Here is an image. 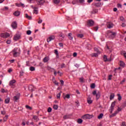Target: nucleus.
Masks as SVG:
<instances>
[{
  "label": "nucleus",
  "mask_w": 126,
  "mask_h": 126,
  "mask_svg": "<svg viewBox=\"0 0 126 126\" xmlns=\"http://www.w3.org/2000/svg\"><path fill=\"white\" fill-rule=\"evenodd\" d=\"M93 94L94 96H96V100H98V99H99V98L101 97V94L100 92H98L97 93V91L96 90L94 91V92H93Z\"/></svg>",
  "instance_id": "nucleus-1"
},
{
  "label": "nucleus",
  "mask_w": 126,
  "mask_h": 126,
  "mask_svg": "<svg viewBox=\"0 0 126 126\" xmlns=\"http://www.w3.org/2000/svg\"><path fill=\"white\" fill-rule=\"evenodd\" d=\"M116 101H114L111 103V105L110 106V108L109 109L110 114H112L113 111H114V109L115 108V106H116Z\"/></svg>",
  "instance_id": "nucleus-2"
},
{
  "label": "nucleus",
  "mask_w": 126,
  "mask_h": 126,
  "mask_svg": "<svg viewBox=\"0 0 126 126\" xmlns=\"http://www.w3.org/2000/svg\"><path fill=\"white\" fill-rule=\"evenodd\" d=\"M10 36V34L7 32L5 33H2L1 34V37L2 38H8V37H9Z\"/></svg>",
  "instance_id": "nucleus-3"
},
{
  "label": "nucleus",
  "mask_w": 126,
  "mask_h": 126,
  "mask_svg": "<svg viewBox=\"0 0 126 126\" xmlns=\"http://www.w3.org/2000/svg\"><path fill=\"white\" fill-rule=\"evenodd\" d=\"M92 118H93V115L86 114L83 116V119H92Z\"/></svg>",
  "instance_id": "nucleus-4"
},
{
  "label": "nucleus",
  "mask_w": 126,
  "mask_h": 126,
  "mask_svg": "<svg viewBox=\"0 0 126 126\" xmlns=\"http://www.w3.org/2000/svg\"><path fill=\"white\" fill-rule=\"evenodd\" d=\"M87 26L88 27H92L93 26V25H94V21L93 20H90L88 21V24H87Z\"/></svg>",
  "instance_id": "nucleus-5"
},
{
  "label": "nucleus",
  "mask_w": 126,
  "mask_h": 126,
  "mask_svg": "<svg viewBox=\"0 0 126 126\" xmlns=\"http://www.w3.org/2000/svg\"><path fill=\"white\" fill-rule=\"evenodd\" d=\"M11 26L13 29H16L17 28V23H16V21L13 22Z\"/></svg>",
  "instance_id": "nucleus-6"
},
{
  "label": "nucleus",
  "mask_w": 126,
  "mask_h": 126,
  "mask_svg": "<svg viewBox=\"0 0 126 126\" xmlns=\"http://www.w3.org/2000/svg\"><path fill=\"white\" fill-rule=\"evenodd\" d=\"M108 34L109 35V37H111V38H113L116 36V32H113L111 31H109L108 32Z\"/></svg>",
  "instance_id": "nucleus-7"
},
{
  "label": "nucleus",
  "mask_w": 126,
  "mask_h": 126,
  "mask_svg": "<svg viewBox=\"0 0 126 126\" xmlns=\"http://www.w3.org/2000/svg\"><path fill=\"white\" fill-rule=\"evenodd\" d=\"M55 37L54 35H51L47 39V43H49V42H51L52 40H55Z\"/></svg>",
  "instance_id": "nucleus-8"
},
{
  "label": "nucleus",
  "mask_w": 126,
  "mask_h": 126,
  "mask_svg": "<svg viewBox=\"0 0 126 126\" xmlns=\"http://www.w3.org/2000/svg\"><path fill=\"white\" fill-rule=\"evenodd\" d=\"M19 98H20V94H18L16 96L13 97L15 102H17L18 100H19Z\"/></svg>",
  "instance_id": "nucleus-9"
},
{
  "label": "nucleus",
  "mask_w": 126,
  "mask_h": 126,
  "mask_svg": "<svg viewBox=\"0 0 126 126\" xmlns=\"http://www.w3.org/2000/svg\"><path fill=\"white\" fill-rule=\"evenodd\" d=\"M19 39H20V35L19 34H16L13 38V39L15 41H17L18 40H19Z\"/></svg>",
  "instance_id": "nucleus-10"
},
{
  "label": "nucleus",
  "mask_w": 126,
  "mask_h": 126,
  "mask_svg": "<svg viewBox=\"0 0 126 126\" xmlns=\"http://www.w3.org/2000/svg\"><path fill=\"white\" fill-rule=\"evenodd\" d=\"M63 99H69L70 98V94H67L66 95H64V94H63Z\"/></svg>",
  "instance_id": "nucleus-11"
},
{
  "label": "nucleus",
  "mask_w": 126,
  "mask_h": 126,
  "mask_svg": "<svg viewBox=\"0 0 126 126\" xmlns=\"http://www.w3.org/2000/svg\"><path fill=\"white\" fill-rule=\"evenodd\" d=\"M117 114H119V111H115L113 114H112V115H110L109 117L110 118H113L114 117H116V116L117 115Z\"/></svg>",
  "instance_id": "nucleus-12"
},
{
  "label": "nucleus",
  "mask_w": 126,
  "mask_h": 126,
  "mask_svg": "<svg viewBox=\"0 0 126 126\" xmlns=\"http://www.w3.org/2000/svg\"><path fill=\"white\" fill-rule=\"evenodd\" d=\"M16 82V81L15 80H13L10 81L9 85L10 86H13V84Z\"/></svg>",
  "instance_id": "nucleus-13"
},
{
  "label": "nucleus",
  "mask_w": 126,
  "mask_h": 126,
  "mask_svg": "<svg viewBox=\"0 0 126 126\" xmlns=\"http://www.w3.org/2000/svg\"><path fill=\"white\" fill-rule=\"evenodd\" d=\"M98 12V9H93V10L91 12V14H95V13H97Z\"/></svg>",
  "instance_id": "nucleus-14"
},
{
  "label": "nucleus",
  "mask_w": 126,
  "mask_h": 126,
  "mask_svg": "<svg viewBox=\"0 0 126 126\" xmlns=\"http://www.w3.org/2000/svg\"><path fill=\"white\" fill-rule=\"evenodd\" d=\"M13 14L15 16H19L20 15V12L19 11H16Z\"/></svg>",
  "instance_id": "nucleus-15"
},
{
  "label": "nucleus",
  "mask_w": 126,
  "mask_h": 126,
  "mask_svg": "<svg viewBox=\"0 0 126 126\" xmlns=\"http://www.w3.org/2000/svg\"><path fill=\"white\" fill-rule=\"evenodd\" d=\"M93 101L91 100V97H88L87 98V102L88 104H92Z\"/></svg>",
  "instance_id": "nucleus-16"
},
{
  "label": "nucleus",
  "mask_w": 126,
  "mask_h": 126,
  "mask_svg": "<svg viewBox=\"0 0 126 126\" xmlns=\"http://www.w3.org/2000/svg\"><path fill=\"white\" fill-rule=\"evenodd\" d=\"M101 4H102L100 2L94 3V6H96V7H100V6H101Z\"/></svg>",
  "instance_id": "nucleus-17"
},
{
  "label": "nucleus",
  "mask_w": 126,
  "mask_h": 126,
  "mask_svg": "<svg viewBox=\"0 0 126 126\" xmlns=\"http://www.w3.org/2000/svg\"><path fill=\"white\" fill-rule=\"evenodd\" d=\"M33 88H34V86L32 85H30L29 87V90H30V91H31V92H33V91H34V90H33Z\"/></svg>",
  "instance_id": "nucleus-18"
},
{
  "label": "nucleus",
  "mask_w": 126,
  "mask_h": 126,
  "mask_svg": "<svg viewBox=\"0 0 126 126\" xmlns=\"http://www.w3.org/2000/svg\"><path fill=\"white\" fill-rule=\"evenodd\" d=\"M10 102V98L8 97L5 99V104H8Z\"/></svg>",
  "instance_id": "nucleus-19"
},
{
  "label": "nucleus",
  "mask_w": 126,
  "mask_h": 126,
  "mask_svg": "<svg viewBox=\"0 0 126 126\" xmlns=\"http://www.w3.org/2000/svg\"><path fill=\"white\" fill-rule=\"evenodd\" d=\"M71 35H72V33H69L68 34V37L69 40H72V39H73V37L71 36Z\"/></svg>",
  "instance_id": "nucleus-20"
},
{
  "label": "nucleus",
  "mask_w": 126,
  "mask_h": 126,
  "mask_svg": "<svg viewBox=\"0 0 126 126\" xmlns=\"http://www.w3.org/2000/svg\"><path fill=\"white\" fill-rule=\"evenodd\" d=\"M126 101L123 102V103L121 105V108H122V109H124V108H126Z\"/></svg>",
  "instance_id": "nucleus-21"
},
{
  "label": "nucleus",
  "mask_w": 126,
  "mask_h": 126,
  "mask_svg": "<svg viewBox=\"0 0 126 126\" xmlns=\"http://www.w3.org/2000/svg\"><path fill=\"white\" fill-rule=\"evenodd\" d=\"M32 119L36 122H38V121H39V118L37 116H33Z\"/></svg>",
  "instance_id": "nucleus-22"
},
{
  "label": "nucleus",
  "mask_w": 126,
  "mask_h": 126,
  "mask_svg": "<svg viewBox=\"0 0 126 126\" xmlns=\"http://www.w3.org/2000/svg\"><path fill=\"white\" fill-rule=\"evenodd\" d=\"M25 15H26V18L29 19V20H31V19H32V17L29 16L28 14H26Z\"/></svg>",
  "instance_id": "nucleus-23"
},
{
  "label": "nucleus",
  "mask_w": 126,
  "mask_h": 126,
  "mask_svg": "<svg viewBox=\"0 0 126 126\" xmlns=\"http://www.w3.org/2000/svg\"><path fill=\"white\" fill-rule=\"evenodd\" d=\"M60 1H61L60 0H53V2L55 4H59Z\"/></svg>",
  "instance_id": "nucleus-24"
},
{
  "label": "nucleus",
  "mask_w": 126,
  "mask_h": 126,
  "mask_svg": "<svg viewBox=\"0 0 126 126\" xmlns=\"http://www.w3.org/2000/svg\"><path fill=\"white\" fill-rule=\"evenodd\" d=\"M103 116H104V114H103V113L100 114L97 117V119H98V120H101V119L103 118Z\"/></svg>",
  "instance_id": "nucleus-25"
},
{
  "label": "nucleus",
  "mask_w": 126,
  "mask_h": 126,
  "mask_svg": "<svg viewBox=\"0 0 126 126\" xmlns=\"http://www.w3.org/2000/svg\"><path fill=\"white\" fill-rule=\"evenodd\" d=\"M125 65H126V64L124 63V62L120 61V66H122V67H125Z\"/></svg>",
  "instance_id": "nucleus-26"
},
{
  "label": "nucleus",
  "mask_w": 126,
  "mask_h": 126,
  "mask_svg": "<svg viewBox=\"0 0 126 126\" xmlns=\"http://www.w3.org/2000/svg\"><path fill=\"white\" fill-rule=\"evenodd\" d=\"M77 122L78 124H82V123H83V120L80 118H79L78 119V120Z\"/></svg>",
  "instance_id": "nucleus-27"
},
{
  "label": "nucleus",
  "mask_w": 126,
  "mask_h": 126,
  "mask_svg": "<svg viewBox=\"0 0 126 126\" xmlns=\"http://www.w3.org/2000/svg\"><path fill=\"white\" fill-rule=\"evenodd\" d=\"M114 98H115V94L112 93L110 95V100H112V99H114Z\"/></svg>",
  "instance_id": "nucleus-28"
},
{
  "label": "nucleus",
  "mask_w": 126,
  "mask_h": 126,
  "mask_svg": "<svg viewBox=\"0 0 126 126\" xmlns=\"http://www.w3.org/2000/svg\"><path fill=\"white\" fill-rule=\"evenodd\" d=\"M77 36L78 37V38H83V37H84V35H83V34H77Z\"/></svg>",
  "instance_id": "nucleus-29"
},
{
  "label": "nucleus",
  "mask_w": 126,
  "mask_h": 126,
  "mask_svg": "<svg viewBox=\"0 0 126 126\" xmlns=\"http://www.w3.org/2000/svg\"><path fill=\"white\" fill-rule=\"evenodd\" d=\"M117 96L118 97V101H121V100H122V96L121 95V94H118Z\"/></svg>",
  "instance_id": "nucleus-30"
},
{
  "label": "nucleus",
  "mask_w": 126,
  "mask_h": 126,
  "mask_svg": "<svg viewBox=\"0 0 126 126\" xmlns=\"http://www.w3.org/2000/svg\"><path fill=\"white\" fill-rule=\"evenodd\" d=\"M58 108H59V106H58V105H57V104H54V105H53V109H54V110H58Z\"/></svg>",
  "instance_id": "nucleus-31"
},
{
  "label": "nucleus",
  "mask_w": 126,
  "mask_h": 126,
  "mask_svg": "<svg viewBox=\"0 0 126 126\" xmlns=\"http://www.w3.org/2000/svg\"><path fill=\"white\" fill-rule=\"evenodd\" d=\"M49 61V59H48V57H46L43 59V62L44 63H47V62Z\"/></svg>",
  "instance_id": "nucleus-32"
},
{
  "label": "nucleus",
  "mask_w": 126,
  "mask_h": 126,
  "mask_svg": "<svg viewBox=\"0 0 126 126\" xmlns=\"http://www.w3.org/2000/svg\"><path fill=\"white\" fill-rule=\"evenodd\" d=\"M107 27L108 28H113V24H111V23H109L108 25H107Z\"/></svg>",
  "instance_id": "nucleus-33"
},
{
  "label": "nucleus",
  "mask_w": 126,
  "mask_h": 126,
  "mask_svg": "<svg viewBox=\"0 0 126 126\" xmlns=\"http://www.w3.org/2000/svg\"><path fill=\"white\" fill-rule=\"evenodd\" d=\"M7 119H8V115H6L5 117L3 118V122H6Z\"/></svg>",
  "instance_id": "nucleus-34"
},
{
  "label": "nucleus",
  "mask_w": 126,
  "mask_h": 126,
  "mask_svg": "<svg viewBox=\"0 0 126 126\" xmlns=\"http://www.w3.org/2000/svg\"><path fill=\"white\" fill-rule=\"evenodd\" d=\"M30 70H31V71H34V70H35V67L31 66L30 68Z\"/></svg>",
  "instance_id": "nucleus-35"
},
{
  "label": "nucleus",
  "mask_w": 126,
  "mask_h": 126,
  "mask_svg": "<svg viewBox=\"0 0 126 126\" xmlns=\"http://www.w3.org/2000/svg\"><path fill=\"white\" fill-rule=\"evenodd\" d=\"M91 56L92 57H98V53H93L92 55H91Z\"/></svg>",
  "instance_id": "nucleus-36"
},
{
  "label": "nucleus",
  "mask_w": 126,
  "mask_h": 126,
  "mask_svg": "<svg viewBox=\"0 0 126 126\" xmlns=\"http://www.w3.org/2000/svg\"><path fill=\"white\" fill-rule=\"evenodd\" d=\"M94 50L95 52H97L98 54H100V51H99V49H98V48L94 47Z\"/></svg>",
  "instance_id": "nucleus-37"
},
{
  "label": "nucleus",
  "mask_w": 126,
  "mask_h": 126,
  "mask_svg": "<svg viewBox=\"0 0 126 126\" xmlns=\"http://www.w3.org/2000/svg\"><path fill=\"white\" fill-rule=\"evenodd\" d=\"M79 79H80V82H81V83H83L85 82H84V78L83 77H81Z\"/></svg>",
  "instance_id": "nucleus-38"
},
{
  "label": "nucleus",
  "mask_w": 126,
  "mask_h": 126,
  "mask_svg": "<svg viewBox=\"0 0 126 126\" xmlns=\"http://www.w3.org/2000/svg\"><path fill=\"white\" fill-rule=\"evenodd\" d=\"M61 93H62V92H60V93L57 94V99H60V98H61Z\"/></svg>",
  "instance_id": "nucleus-39"
},
{
  "label": "nucleus",
  "mask_w": 126,
  "mask_h": 126,
  "mask_svg": "<svg viewBox=\"0 0 126 126\" xmlns=\"http://www.w3.org/2000/svg\"><path fill=\"white\" fill-rule=\"evenodd\" d=\"M91 88H92V89H94V88H95V84L93 83L91 85Z\"/></svg>",
  "instance_id": "nucleus-40"
},
{
  "label": "nucleus",
  "mask_w": 126,
  "mask_h": 126,
  "mask_svg": "<svg viewBox=\"0 0 126 126\" xmlns=\"http://www.w3.org/2000/svg\"><path fill=\"white\" fill-rule=\"evenodd\" d=\"M103 60L104 61V62H107V60H108V58L107 57V56L104 55L103 57Z\"/></svg>",
  "instance_id": "nucleus-41"
},
{
  "label": "nucleus",
  "mask_w": 126,
  "mask_h": 126,
  "mask_svg": "<svg viewBox=\"0 0 126 126\" xmlns=\"http://www.w3.org/2000/svg\"><path fill=\"white\" fill-rule=\"evenodd\" d=\"M31 33H32V32L30 30H28L27 31V35H31Z\"/></svg>",
  "instance_id": "nucleus-42"
},
{
  "label": "nucleus",
  "mask_w": 126,
  "mask_h": 126,
  "mask_svg": "<svg viewBox=\"0 0 126 126\" xmlns=\"http://www.w3.org/2000/svg\"><path fill=\"white\" fill-rule=\"evenodd\" d=\"M120 20H121V21H124V22L126 21V20H125V18H124V17H123V16H121V17H120Z\"/></svg>",
  "instance_id": "nucleus-43"
},
{
  "label": "nucleus",
  "mask_w": 126,
  "mask_h": 126,
  "mask_svg": "<svg viewBox=\"0 0 126 126\" xmlns=\"http://www.w3.org/2000/svg\"><path fill=\"white\" fill-rule=\"evenodd\" d=\"M52 108L49 107V108H48V109H47V112H48V113H51V112H52Z\"/></svg>",
  "instance_id": "nucleus-44"
},
{
  "label": "nucleus",
  "mask_w": 126,
  "mask_h": 126,
  "mask_svg": "<svg viewBox=\"0 0 126 126\" xmlns=\"http://www.w3.org/2000/svg\"><path fill=\"white\" fill-rule=\"evenodd\" d=\"M26 108L29 110H32V107L29 106V105H26Z\"/></svg>",
  "instance_id": "nucleus-45"
},
{
  "label": "nucleus",
  "mask_w": 126,
  "mask_h": 126,
  "mask_svg": "<svg viewBox=\"0 0 126 126\" xmlns=\"http://www.w3.org/2000/svg\"><path fill=\"white\" fill-rule=\"evenodd\" d=\"M17 50H18V48H15L13 50V53H17Z\"/></svg>",
  "instance_id": "nucleus-46"
},
{
  "label": "nucleus",
  "mask_w": 126,
  "mask_h": 126,
  "mask_svg": "<svg viewBox=\"0 0 126 126\" xmlns=\"http://www.w3.org/2000/svg\"><path fill=\"white\" fill-rule=\"evenodd\" d=\"M17 54H18V52H14L13 53V57H14V58H16V57H17Z\"/></svg>",
  "instance_id": "nucleus-47"
},
{
  "label": "nucleus",
  "mask_w": 126,
  "mask_h": 126,
  "mask_svg": "<svg viewBox=\"0 0 126 126\" xmlns=\"http://www.w3.org/2000/svg\"><path fill=\"white\" fill-rule=\"evenodd\" d=\"M124 82H126V78L123 79V80L120 82V84H124Z\"/></svg>",
  "instance_id": "nucleus-48"
},
{
  "label": "nucleus",
  "mask_w": 126,
  "mask_h": 126,
  "mask_svg": "<svg viewBox=\"0 0 126 126\" xmlns=\"http://www.w3.org/2000/svg\"><path fill=\"white\" fill-rule=\"evenodd\" d=\"M63 119H64V120H66V119H68V116L67 115H64L63 117Z\"/></svg>",
  "instance_id": "nucleus-49"
},
{
  "label": "nucleus",
  "mask_w": 126,
  "mask_h": 126,
  "mask_svg": "<svg viewBox=\"0 0 126 126\" xmlns=\"http://www.w3.org/2000/svg\"><path fill=\"white\" fill-rule=\"evenodd\" d=\"M112 76H113L112 75H109L108 76V80H112Z\"/></svg>",
  "instance_id": "nucleus-50"
},
{
  "label": "nucleus",
  "mask_w": 126,
  "mask_h": 126,
  "mask_svg": "<svg viewBox=\"0 0 126 126\" xmlns=\"http://www.w3.org/2000/svg\"><path fill=\"white\" fill-rule=\"evenodd\" d=\"M107 62H112V56H110V58L107 59Z\"/></svg>",
  "instance_id": "nucleus-51"
},
{
  "label": "nucleus",
  "mask_w": 126,
  "mask_h": 126,
  "mask_svg": "<svg viewBox=\"0 0 126 126\" xmlns=\"http://www.w3.org/2000/svg\"><path fill=\"white\" fill-rule=\"evenodd\" d=\"M122 110H123V108H121V107H118L117 109V112H118L119 113V112L122 111Z\"/></svg>",
  "instance_id": "nucleus-52"
},
{
  "label": "nucleus",
  "mask_w": 126,
  "mask_h": 126,
  "mask_svg": "<svg viewBox=\"0 0 126 126\" xmlns=\"http://www.w3.org/2000/svg\"><path fill=\"white\" fill-rule=\"evenodd\" d=\"M33 12L34 13H35V14H38V10L34 9Z\"/></svg>",
  "instance_id": "nucleus-53"
},
{
  "label": "nucleus",
  "mask_w": 126,
  "mask_h": 126,
  "mask_svg": "<svg viewBox=\"0 0 126 126\" xmlns=\"http://www.w3.org/2000/svg\"><path fill=\"white\" fill-rule=\"evenodd\" d=\"M106 48L108 49V50H109L110 53H112V50H110V48L109 47V46L108 45H106Z\"/></svg>",
  "instance_id": "nucleus-54"
},
{
  "label": "nucleus",
  "mask_w": 126,
  "mask_h": 126,
  "mask_svg": "<svg viewBox=\"0 0 126 126\" xmlns=\"http://www.w3.org/2000/svg\"><path fill=\"white\" fill-rule=\"evenodd\" d=\"M60 82H61V85L62 86H63V83H64L63 80H60Z\"/></svg>",
  "instance_id": "nucleus-55"
},
{
  "label": "nucleus",
  "mask_w": 126,
  "mask_h": 126,
  "mask_svg": "<svg viewBox=\"0 0 126 126\" xmlns=\"http://www.w3.org/2000/svg\"><path fill=\"white\" fill-rule=\"evenodd\" d=\"M77 56V53L76 52H74L73 54V56L75 58V57H76Z\"/></svg>",
  "instance_id": "nucleus-56"
},
{
  "label": "nucleus",
  "mask_w": 126,
  "mask_h": 126,
  "mask_svg": "<svg viewBox=\"0 0 126 126\" xmlns=\"http://www.w3.org/2000/svg\"><path fill=\"white\" fill-rule=\"evenodd\" d=\"M117 7L122 8V5L121 4H120V3H118L117 4Z\"/></svg>",
  "instance_id": "nucleus-57"
},
{
  "label": "nucleus",
  "mask_w": 126,
  "mask_h": 126,
  "mask_svg": "<svg viewBox=\"0 0 126 126\" xmlns=\"http://www.w3.org/2000/svg\"><path fill=\"white\" fill-rule=\"evenodd\" d=\"M54 51H55L54 53H55V54H56V55L59 54V52H58V50L55 49V50H54Z\"/></svg>",
  "instance_id": "nucleus-58"
},
{
  "label": "nucleus",
  "mask_w": 126,
  "mask_h": 126,
  "mask_svg": "<svg viewBox=\"0 0 126 126\" xmlns=\"http://www.w3.org/2000/svg\"><path fill=\"white\" fill-rule=\"evenodd\" d=\"M65 65V64L63 63L61 64V68H63V67H64V66Z\"/></svg>",
  "instance_id": "nucleus-59"
},
{
  "label": "nucleus",
  "mask_w": 126,
  "mask_h": 126,
  "mask_svg": "<svg viewBox=\"0 0 126 126\" xmlns=\"http://www.w3.org/2000/svg\"><path fill=\"white\" fill-rule=\"evenodd\" d=\"M79 1L80 3H83L84 2L85 0H79Z\"/></svg>",
  "instance_id": "nucleus-60"
},
{
  "label": "nucleus",
  "mask_w": 126,
  "mask_h": 126,
  "mask_svg": "<svg viewBox=\"0 0 126 126\" xmlns=\"http://www.w3.org/2000/svg\"><path fill=\"white\" fill-rule=\"evenodd\" d=\"M1 93H4V92H5V90H4V89H1Z\"/></svg>",
  "instance_id": "nucleus-61"
},
{
  "label": "nucleus",
  "mask_w": 126,
  "mask_h": 126,
  "mask_svg": "<svg viewBox=\"0 0 126 126\" xmlns=\"http://www.w3.org/2000/svg\"><path fill=\"white\" fill-rule=\"evenodd\" d=\"M1 115H5V111H1Z\"/></svg>",
  "instance_id": "nucleus-62"
},
{
  "label": "nucleus",
  "mask_w": 126,
  "mask_h": 126,
  "mask_svg": "<svg viewBox=\"0 0 126 126\" xmlns=\"http://www.w3.org/2000/svg\"><path fill=\"white\" fill-rule=\"evenodd\" d=\"M121 26H122L123 27H126V25L125 24V23H122Z\"/></svg>",
  "instance_id": "nucleus-63"
},
{
  "label": "nucleus",
  "mask_w": 126,
  "mask_h": 126,
  "mask_svg": "<svg viewBox=\"0 0 126 126\" xmlns=\"http://www.w3.org/2000/svg\"><path fill=\"white\" fill-rule=\"evenodd\" d=\"M122 126H126V122H123L122 123Z\"/></svg>",
  "instance_id": "nucleus-64"
}]
</instances>
